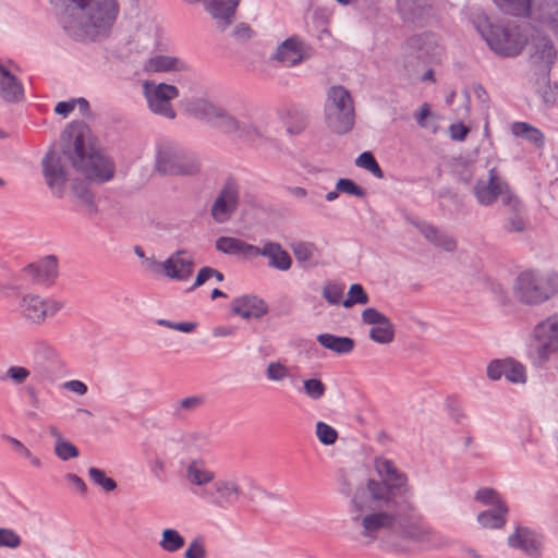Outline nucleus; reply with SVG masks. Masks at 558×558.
<instances>
[{"label": "nucleus", "instance_id": "f257e3e1", "mask_svg": "<svg viewBox=\"0 0 558 558\" xmlns=\"http://www.w3.org/2000/svg\"><path fill=\"white\" fill-rule=\"evenodd\" d=\"M59 9V23L76 40L108 37L120 13L118 0H49Z\"/></svg>", "mask_w": 558, "mask_h": 558}, {"label": "nucleus", "instance_id": "f03ea898", "mask_svg": "<svg viewBox=\"0 0 558 558\" xmlns=\"http://www.w3.org/2000/svg\"><path fill=\"white\" fill-rule=\"evenodd\" d=\"M476 28L488 45L497 54L502 57H515L532 39L533 52L531 58L539 68H548L556 61V50L547 37H534L530 34V26H520L514 22L505 24H493L485 17L476 23Z\"/></svg>", "mask_w": 558, "mask_h": 558}, {"label": "nucleus", "instance_id": "7ed1b4c3", "mask_svg": "<svg viewBox=\"0 0 558 558\" xmlns=\"http://www.w3.org/2000/svg\"><path fill=\"white\" fill-rule=\"evenodd\" d=\"M70 135L74 136V143L71 148L65 150V154L71 159L73 167L90 181L98 183L110 181L114 175L113 162L87 144L85 126L72 125Z\"/></svg>", "mask_w": 558, "mask_h": 558}, {"label": "nucleus", "instance_id": "20e7f679", "mask_svg": "<svg viewBox=\"0 0 558 558\" xmlns=\"http://www.w3.org/2000/svg\"><path fill=\"white\" fill-rule=\"evenodd\" d=\"M324 111L326 123L335 133L344 134L353 128V100L344 87L332 86L329 88Z\"/></svg>", "mask_w": 558, "mask_h": 558}, {"label": "nucleus", "instance_id": "39448f33", "mask_svg": "<svg viewBox=\"0 0 558 558\" xmlns=\"http://www.w3.org/2000/svg\"><path fill=\"white\" fill-rule=\"evenodd\" d=\"M558 291V277L541 276L527 270L521 272L514 284V294L523 303L538 304Z\"/></svg>", "mask_w": 558, "mask_h": 558}, {"label": "nucleus", "instance_id": "423d86ee", "mask_svg": "<svg viewBox=\"0 0 558 558\" xmlns=\"http://www.w3.org/2000/svg\"><path fill=\"white\" fill-rule=\"evenodd\" d=\"M63 308V303L50 296L38 294L23 295L17 305L21 318L31 326H43Z\"/></svg>", "mask_w": 558, "mask_h": 558}, {"label": "nucleus", "instance_id": "0eeeda50", "mask_svg": "<svg viewBox=\"0 0 558 558\" xmlns=\"http://www.w3.org/2000/svg\"><path fill=\"white\" fill-rule=\"evenodd\" d=\"M190 111L198 118L213 121L225 133H238L240 137L247 138H252V134L255 133L254 129L246 125L241 126L234 118L205 99L192 102Z\"/></svg>", "mask_w": 558, "mask_h": 558}, {"label": "nucleus", "instance_id": "6e6552de", "mask_svg": "<svg viewBox=\"0 0 558 558\" xmlns=\"http://www.w3.org/2000/svg\"><path fill=\"white\" fill-rule=\"evenodd\" d=\"M156 167L160 173L170 175H191L199 170V163L194 156L172 146L159 149Z\"/></svg>", "mask_w": 558, "mask_h": 558}, {"label": "nucleus", "instance_id": "1a4fd4ad", "mask_svg": "<svg viewBox=\"0 0 558 558\" xmlns=\"http://www.w3.org/2000/svg\"><path fill=\"white\" fill-rule=\"evenodd\" d=\"M143 93L148 108L156 114L168 119H174L175 112L171 106V100L179 96L175 86L166 83H154L145 81L143 83Z\"/></svg>", "mask_w": 558, "mask_h": 558}, {"label": "nucleus", "instance_id": "9d476101", "mask_svg": "<svg viewBox=\"0 0 558 558\" xmlns=\"http://www.w3.org/2000/svg\"><path fill=\"white\" fill-rule=\"evenodd\" d=\"M395 489L385 482L368 480L365 487L356 490L353 498L354 507L359 512L376 510L392 500Z\"/></svg>", "mask_w": 558, "mask_h": 558}, {"label": "nucleus", "instance_id": "9b49d317", "mask_svg": "<svg viewBox=\"0 0 558 558\" xmlns=\"http://www.w3.org/2000/svg\"><path fill=\"white\" fill-rule=\"evenodd\" d=\"M534 338L537 343L535 361L545 363L551 353L558 351V315L541 322L534 329Z\"/></svg>", "mask_w": 558, "mask_h": 558}, {"label": "nucleus", "instance_id": "f8f14e48", "mask_svg": "<svg viewBox=\"0 0 558 558\" xmlns=\"http://www.w3.org/2000/svg\"><path fill=\"white\" fill-rule=\"evenodd\" d=\"M43 174L51 193L58 197L64 195L68 172L59 153L49 150L41 161Z\"/></svg>", "mask_w": 558, "mask_h": 558}, {"label": "nucleus", "instance_id": "ddd939ff", "mask_svg": "<svg viewBox=\"0 0 558 558\" xmlns=\"http://www.w3.org/2000/svg\"><path fill=\"white\" fill-rule=\"evenodd\" d=\"M242 494L243 489L235 476L215 480L210 489L205 492V496L219 508L233 506Z\"/></svg>", "mask_w": 558, "mask_h": 558}, {"label": "nucleus", "instance_id": "4468645a", "mask_svg": "<svg viewBox=\"0 0 558 558\" xmlns=\"http://www.w3.org/2000/svg\"><path fill=\"white\" fill-rule=\"evenodd\" d=\"M162 274L175 281H187L194 271V255L186 250H178L159 264Z\"/></svg>", "mask_w": 558, "mask_h": 558}, {"label": "nucleus", "instance_id": "2eb2a0df", "mask_svg": "<svg viewBox=\"0 0 558 558\" xmlns=\"http://www.w3.org/2000/svg\"><path fill=\"white\" fill-rule=\"evenodd\" d=\"M362 319L365 324L373 326L369 330V337L373 341L387 344L393 340L395 330L392 324L388 317L377 310L372 307L364 310Z\"/></svg>", "mask_w": 558, "mask_h": 558}, {"label": "nucleus", "instance_id": "dca6fc26", "mask_svg": "<svg viewBox=\"0 0 558 558\" xmlns=\"http://www.w3.org/2000/svg\"><path fill=\"white\" fill-rule=\"evenodd\" d=\"M507 192V184L498 175L495 168L488 171L487 180H478L474 186L476 199L482 205H490L499 195Z\"/></svg>", "mask_w": 558, "mask_h": 558}, {"label": "nucleus", "instance_id": "f3484780", "mask_svg": "<svg viewBox=\"0 0 558 558\" xmlns=\"http://www.w3.org/2000/svg\"><path fill=\"white\" fill-rule=\"evenodd\" d=\"M353 520L360 522L364 536L374 538L380 530L391 527L396 522V517L386 511L366 510L359 512Z\"/></svg>", "mask_w": 558, "mask_h": 558}, {"label": "nucleus", "instance_id": "a211bd4d", "mask_svg": "<svg viewBox=\"0 0 558 558\" xmlns=\"http://www.w3.org/2000/svg\"><path fill=\"white\" fill-rule=\"evenodd\" d=\"M238 203L239 190L235 184L228 183L213 204L211 215L214 220L219 223L227 221L235 210Z\"/></svg>", "mask_w": 558, "mask_h": 558}, {"label": "nucleus", "instance_id": "6ab92c4d", "mask_svg": "<svg viewBox=\"0 0 558 558\" xmlns=\"http://www.w3.org/2000/svg\"><path fill=\"white\" fill-rule=\"evenodd\" d=\"M232 311L242 318H260L268 312L264 300L255 295H242L232 301Z\"/></svg>", "mask_w": 558, "mask_h": 558}, {"label": "nucleus", "instance_id": "aec40b11", "mask_svg": "<svg viewBox=\"0 0 558 558\" xmlns=\"http://www.w3.org/2000/svg\"><path fill=\"white\" fill-rule=\"evenodd\" d=\"M189 69L187 63L171 54H155L144 63V70L148 73L159 72H183Z\"/></svg>", "mask_w": 558, "mask_h": 558}, {"label": "nucleus", "instance_id": "412c9836", "mask_svg": "<svg viewBox=\"0 0 558 558\" xmlns=\"http://www.w3.org/2000/svg\"><path fill=\"white\" fill-rule=\"evenodd\" d=\"M259 255L268 258V264L270 267L281 271L290 269L292 265V259L289 253L283 250L279 243L276 242H267L263 247L257 246V253H253L252 257Z\"/></svg>", "mask_w": 558, "mask_h": 558}, {"label": "nucleus", "instance_id": "4be33fe9", "mask_svg": "<svg viewBox=\"0 0 558 558\" xmlns=\"http://www.w3.org/2000/svg\"><path fill=\"white\" fill-rule=\"evenodd\" d=\"M241 0H202L205 10L223 27L229 25Z\"/></svg>", "mask_w": 558, "mask_h": 558}, {"label": "nucleus", "instance_id": "5701e85b", "mask_svg": "<svg viewBox=\"0 0 558 558\" xmlns=\"http://www.w3.org/2000/svg\"><path fill=\"white\" fill-rule=\"evenodd\" d=\"M508 544L510 547L519 548L530 556H535L541 549L539 537L525 527H517L514 533L509 536Z\"/></svg>", "mask_w": 558, "mask_h": 558}, {"label": "nucleus", "instance_id": "b1692460", "mask_svg": "<svg viewBox=\"0 0 558 558\" xmlns=\"http://www.w3.org/2000/svg\"><path fill=\"white\" fill-rule=\"evenodd\" d=\"M0 97L8 102H17L24 97L22 83L0 64Z\"/></svg>", "mask_w": 558, "mask_h": 558}, {"label": "nucleus", "instance_id": "393cba45", "mask_svg": "<svg viewBox=\"0 0 558 558\" xmlns=\"http://www.w3.org/2000/svg\"><path fill=\"white\" fill-rule=\"evenodd\" d=\"M375 469L383 482L387 483L390 487L401 489L407 485V476L399 472L393 462L386 458H377L375 460Z\"/></svg>", "mask_w": 558, "mask_h": 558}, {"label": "nucleus", "instance_id": "a878e982", "mask_svg": "<svg viewBox=\"0 0 558 558\" xmlns=\"http://www.w3.org/2000/svg\"><path fill=\"white\" fill-rule=\"evenodd\" d=\"M275 58L287 66H293L304 58L303 47L296 37L288 38L277 49Z\"/></svg>", "mask_w": 558, "mask_h": 558}, {"label": "nucleus", "instance_id": "bb28decb", "mask_svg": "<svg viewBox=\"0 0 558 558\" xmlns=\"http://www.w3.org/2000/svg\"><path fill=\"white\" fill-rule=\"evenodd\" d=\"M186 478L195 486H206L214 483L216 473L203 460H193L186 468Z\"/></svg>", "mask_w": 558, "mask_h": 558}, {"label": "nucleus", "instance_id": "cd10ccee", "mask_svg": "<svg viewBox=\"0 0 558 558\" xmlns=\"http://www.w3.org/2000/svg\"><path fill=\"white\" fill-rule=\"evenodd\" d=\"M216 248L225 254L250 257H252L253 253H257V246L231 236H220L217 239Z\"/></svg>", "mask_w": 558, "mask_h": 558}, {"label": "nucleus", "instance_id": "c85d7f7f", "mask_svg": "<svg viewBox=\"0 0 558 558\" xmlns=\"http://www.w3.org/2000/svg\"><path fill=\"white\" fill-rule=\"evenodd\" d=\"M317 341L322 347L337 354H349L354 349V340L349 337L320 333L317 336Z\"/></svg>", "mask_w": 558, "mask_h": 558}, {"label": "nucleus", "instance_id": "c756f323", "mask_svg": "<svg viewBox=\"0 0 558 558\" xmlns=\"http://www.w3.org/2000/svg\"><path fill=\"white\" fill-rule=\"evenodd\" d=\"M533 14L543 25L558 33V0L543 2Z\"/></svg>", "mask_w": 558, "mask_h": 558}, {"label": "nucleus", "instance_id": "7c9ffc66", "mask_svg": "<svg viewBox=\"0 0 558 558\" xmlns=\"http://www.w3.org/2000/svg\"><path fill=\"white\" fill-rule=\"evenodd\" d=\"M72 201L86 209L89 213L95 210L94 196L89 191L88 186L84 182H77L72 184L71 189Z\"/></svg>", "mask_w": 558, "mask_h": 558}, {"label": "nucleus", "instance_id": "2f4dec72", "mask_svg": "<svg viewBox=\"0 0 558 558\" xmlns=\"http://www.w3.org/2000/svg\"><path fill=\"white\" fill-rule=\"evenodd\" d=\"M510 130L514 136L525 138L536 146L544 144L543 133L526 122H514L511 124Z\"/></svg>", "mask_w": 558, "mask_h": 558}, {"label": "nucleus", "instance_id": "473e14b6", "mask_svg": "<svg viewBox=\"0 0 558 558\" xmlns=\"http://www.w3.org/2000/svg\"><path fill=\"white\" fill-rule=\"evenodd\" d=\"M420 230L428 241L433 242L447 252L453 251L457 246V243L452 238L446 234H439V232L433 226L423 223L420 226Z\"/></svg>", "mask_w": 558, "mask_h": 558}, {"label": "nucleus", "instance_id": "72a5a7b5", "mask_svg": "<svg viewBox=\"0 0 558 558\" xmlns=\"http://www.w3.org/2000/svg\"><path fill=\"white\" fill-rule=\"evenodd\" d=\"M185 545L184 537L174 529H165L159 541L160 548L166 553H177Z\"/></svg>", "mask_w": 558, "mask_h": 558}, {"label": "nucleus", "instance_id": "f704fd0d", "mask_svg": "<svg viewBox=\"0 0 558 558\" xmlns=\"http://www.w3.org/2000/svg\"><path fill=\"white\" fill-rule=\"evenodd\" d=\"M497 7L505 12L515 16H527L532 14V0H493Z\"/></svg>", "mask_w": 558, "mask_h": 558}, {"label": "nucleus", "instance_id": "c9c22d12", "mask_svg": "<svg viewBox=\"0 0 558 558\" xmlns=\"http://www.w3.org/2000/svg\"><path fill=\"white\" fill-rule=\"evenodd\" d=\"M508 511H501V509L494 508L478 513V523L486 529H500L506 523V514Z\"/></svg>", "mask_w": 558, "mask_h": 558}, {"label": "nucleus", "instance_id": "e433bc0d", "mask_svg": "<svg viewBox=\"0 0 558 558\" xmlns=\"http://www.w3.org/2000/svg\"><path fill=\"white\" fill-rule=\"evenodd\" d=\"M475 499L485 506H492L493 508L501 509V511H508V507L500 498L499 494L489 487L481 488L475 494Z\"/></svg>", "mask_w": 558, "mask_h": 558}, {"label": "nucleus", "instance_id": "4c0bfd02", "mask_svg": "<svg viewBox=\"0 0 558 558\" xmlns=\"http://www.w3.org/2000/svg\"><path fill=\"white\" fill-rule=\"evenodd\" d=\"M506 379L512 383H524L526 380L525 368L519 362L512 359L505 360V375Z\"/></svg>", "mask_w": 558, "mask_h": 558}, {"label": "nucleus", "instance_id": "58836bf2", "mask_svg": "<svg viewBox=\"0 0 558 558\" xmlns=\"http://www.w3.org/2000/svg\"><path fill=\"white\" fill-rule=\"evenodd\" d=\"M39 277L44 282H49L57 276L58 262L54 256H47L36 265Z\"/></svg>", "mask_w": 558, "mask_h": 558}, {"label": "nucleus", "instance_id": "ea45409f", "mask_svg": "<svg viewBox=\"0 0 558 558\" xmlns=\"http://www.w3.org/2000/svg\"><path fill=\"white\" fill-rule=\"evenodd\" d=\"M89 478L93 483L101 487L105 492L109 493L117 488V483L113 478L106 475L101 469L92 466L88 469Z\"/></svg>", "mask_w": 558, "mask_h": 558}, {"label": "nucleus", "instance_id": "a19ab883", "mask_svg": "<svg viewBox=\"0 0 558 558\" xmlns=\"http://www.w3.org/2000/svg\"><path fill=\"white\" fill-rule=\"evenodd\" d=\"M357 167H361L367 171H369L374 177L381 179L384 177V172L380 169L378 162L375 157L369 151L362 153L355 160Z\"/></svg>", "mask_w": 558, "mask_h": 558}, {"label": "nucleus", "instance_id": "79ce46f5", "mask_svg": "<svg viewBox=\"0 0 558 558\" xmlns=\"http://www.w3.org/2000/svg\"><path fill=\"white\" fill-rule=\"evenodd\" d=\"M266 377L274 383L286 380L290 377L289 367L279 361L270 362L266 368Z\"/></svg>", "mask_w": 558, "mask_h": 558}, {"label": "nucleus", "instance_id": "37998d69", "mask_svg": "<svg viewBox=\"0 0 558 558\" xmlns=\"http://www.w3.org/2000/svg\"><path fill=\"white\" fill-rule=\"evenodd\" d=\"M316 437L318 440L326 446L333 445L338 439V432L325 422L316 423Z\"/></svg>", "mask_w": 558, "mask_h": 558}, {"label": "nucleus", "instance_id": "c03bdc74", "mask_svg": "<svg viewBox=\"0 0 558 558\" xmlns=\"http://www.w3.org/2000/svg\"><path fill=\"white\" fill-rule=\"evenodd\" d=\"M303 390L312 400H319L326 393V386L318 378H310L303 381Z\"/></svg>", "mask_w": 558, "mask_h": 558}, {"label": "nucleus", "instance_id": "a18cd8bd", "mask_svg": "<svg viewBox=\"0 0 558 558\" xmlns=\"http://www.w3.org/2000/svg\"><path fill=\"white\" fill-rule=\"evenodd\" d=\"M54 453L62 461L75 459L80 456L77 447L65 439H59V441L56 442Z\"/></svg>", "mask_w": 558, "mask_h": 558}, {"label": "nucleus", "instance_id": "49530a36", "mask_svg": "<svg viewBox=\"0 0 558 558\" xmlns=\"http://www.w3.org/2000/svg\"><path fill=\"white\" fill-rule=\"evenodd\" d=\"M368 296L363 287L359 283L352 284L349 289L348 299L343 301L344 307H351L354 304H366Z\"/></svg>", "mask_w": 558, "mask_h": 558}, {"label": "nucleus", "instance_id": "de8ad7c7", "mask_svg": "<svg viewBox=\"0 0 558 558\" xmlns=\"http://www.w3.org/2000/svg\"><path fill=\"white\" fill-rule=\"evenodd\" d=\"M29 376L31 371L28 368L19 365H12L7 369L2 379L10 380L15 385H22L28 379Z\"/></svg>", "mask_w": 558, "mask_h": 558}, {"label": "nucleus", "instance_id": "09e8293b", "mask_svg": "<svg viewBox=\"0 0 558 558\" xmlns=\"http://www.w3.org/2000/svg\"><path fill=\"white\" fill-rule=\"evenodd\" d=\"M22 544L21 536L12 529L0 527V548L15 549Z\"/></svg>", "mask_w": 558, "mask_h": 558}, {"label": "nucleus", "instance_id": "8fccbe9b", "mask_svg": "<svg viewBox=\"0 0 558 558\" xmlns=\"http://www.w3.org/2000/svg\"><path fill=\"white\" fill-rule=\"evenodd\" d=\"M78 105L81 111L85 112L88 110V102L84 98L73 99L70 101H60L56 105L54 112L66 117L70 112H72L75 106Z\"/></svg>", "mask_w": 558, "mask_h": 558}, {"label": "nucleus", "instance_id": "3c124183", "mask_svg": "<svg viewBox=\"0 0 558 558\" xmlns=\"http://www.w3.org/2000/svg\"><path fill=\"white\" fill-rule=\"evenodd\" d=\"M337 190L340 193H345L350 195H354L357 197L364 196V191L362 187L356 185L352 180L350 179H340L336 184Z\"/></svg>", "mask_w": 558, "mask_h": 558}, {"label": "nucleus", "instance_id": "603ef678", "mask_svg": "<svg viewBox=\"0 0 558 558\" xmlns=\"http://www.w3.org/2000/svg\"><path fill=\"white\" fill-rule=\"evenodd\" d=\"M342 294H343V287L335 284V283H328L323 289V296L330 304L340 303Z\"/></svg>", "mask_w": 558, "mask_h": 558}, {"label": "nucleus", "instance_id": "864d4df0", "mask_svg": "<svg viewBox=\"0 0 558 558\" xmlns=\"http://www.w3.org/2000/svg\"><path fill=\"white\" fill-rule=\"evenodd\" d=\"M505 375V360H496L488 364L487 366V376L497 380L500 379Z\"/></svg>", "mask_w": 558, "mask_h": 558}, {"label": "nucleus", "instance_id": "5fc2aeb1", "mask_svg": "<svg viewBox=\"0 0 558 558\" xmlns=\"http://www.w3.org/2000/svg\"><path fill=\"white\" fill-rule=\"evenodd\" d=\"M62 388L66 391L73 392L77 396H84V395H86V392L88 390L87 385L78 379H72V380L64 381L62 384Z\"/></svg>", "mask_w": 558, "mask_h": 558}, {"label": "nucleus", "instance_id": "6e6d98bb", "mask_svg": "<svg viewBox=\"0 0 558 558\" xmlns=\"http://www.w3.org/2000/svg\"><path fill=\"white\" fill-rule=\"evenodd\" d=\"M314 247L311 244L300 243L294 246L293 253L298 260L305 262L312 258Z\"/></svg>", "mask_w": 558, "mask_h": 558}, {"label": "nucleus", "instance_id": "4d7b16f0", "mask_svg": "<svg viewBox=\"0 0 558 558\" xmlns=\"http://www.w3.org/2000/svg\"><path fill=\"white\" fill-rule=\"evenodd\" d=\"M450 137L454 141H464L469 134V128L463 123H454L449 126Z\"/></svg>", "mask_w": 558, "mask_h": 558}, {"label": "nucleus", "instance_id": "13d9d810", "mask_svg": "<svg viewBox=\"0 0 558 558\" xmlns=\"http://www.w3.org/2000/svg\"><path fill=\"white\" fill-rule=\"evenodd\" d=\"M205 548L204 546L197 542V541H193L187 549L185 550L184 553V557L185 558H205Z\"/></svg>", "mask_w": 558, "mask_h": 558}, {"label": "nucleus", "instance_id": "bf43d9fd", "mask_svg": "<svg viewBox=\"0 0 558 558\" xmlns=\"http://www.w3.org/2000/svg\"><path fill=\"white\" fill-rule=\"evenodd\" d=\"M213 268L211 267H203L198 270L195 281L190 290H194L203 284H205L209 279L213 278Z\"/></svg>", "mask_w": 558, "mask_h": 558}, {"label": "nucleus", "instance_id": "052dcab7", "mask_svg": "<svg viewBox=\"0 0 558 558\" xmlns=\"http://www.w3.org/2000/svg\"><path fill=\"white\" fill-rule=\"evenodd\" d=\"M253 35H254L253 29L244 23L236 25L235 28L233 29V36L238 40H242V41L247 40V39L252 38Z\"/></svg>", "mask_w": 558, "mask_h": 558}, {"label": "nucleus", "instance_id": "680f3d73", "mask_svg": "<svg viewBox=\"0 0 558 558\" xmlns=\"http://www.w3.org/2000/svg\"><path fill=\"white\" fill-rule=\"evenodd\" d=\"M65 480L73 485V487L83 496L87 494V486L85 482L76 474L69 473Z\"/></svg>", "mask_w": 558, "mask_h": 558}, {"label": "nucleus", "instance_id": "e2e57ef3", "mask_svg": "<svg viewBox=\"0 0 558 558\" xmlns=\"http://www.w3.org/2000/svg\"><path fill=\"white\" fill-rule=\"evenodd\" d=\"M203 401V398L199 396L187 397L180 401V408L183 410H194L201 407Z\"/></svg>", "mask_w": 558, "mask_h": 558}, {"label": "nucleus", "instance_id": "0e129e2a", "mask_svg": "<svg viewBox=\"0 0 558 558\" xmlns=\"http://www.w3.org/2000/svg\"><path fill=\"white\" fill-rule=\"evenodd\" d=\"M430 114V108L428 104L421 106L418 111L415 113V120L421 128H427L426 118Z\"/></svg>", "mask_w": 558, "mask_h": 558}, {"label": "nucleus", "instance_id": "69168bd1", "mask_svg": "<svg viewBox=\"0 0 558 558\" xmlns=\"http://www.w3.org/2000/svg\"><path fill=\"white\" fill-rule=\"evenodd\" d=\"M9 442L12 445L13 449L19 452L21 456L29 457L31 451L28 448H26L19 439L13 437H8Z\"/></svg>", "mask_w": 558, "mask_h": 558}, {"label": "nucleus", "instance_id": "338daca9", "mask_svg": "<svg viewBox=\"0 0 558 558\" xmlns=\"http://www.w3.org/2000/svg\"><path fill=\"white\" fill-rule=\"evenodd\" d=\"M36 351L43 352L45 355H47L50 359H53L57 356L56 350L45 341H40V342L36 343Z\"/></svg>", "mask_w": 558, "mask_h": 558}, {"label": "nucleus", "instance_id": "774afa93", "mask_svg": "<svg viewBox=\"0 0 558 558\" xmlns=\"http://www.w3.org/2000/svg\"><path fill=\"white\" fill-rule=\"evenodd\" d=\"M215 337H231L234 335V328L229 326H220L214 329Z\"/></svg>", "mask_w": 558, "mask_h": 558}]
</instances>
